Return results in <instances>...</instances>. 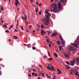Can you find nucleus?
Returning <instances> with one entry per match:
<instances>
[{
    "label": "nucleus",
    "mask_w": 79,
    "mask_h": 79,
    "mask_svg": "<svg viewBox=\"0 0 79 79\" xmlns=\"http://www.w3.org/2000/svg\"><path fill=\"white\" fill-rule=\"evenodd\" d=\"M79 36H78L77 38V40L75 41V43L76 44L72 43V45H73L74 46H70L69 47V51H71L72 50L74 51L77 49V48L76 47H77L79 48V47L78 46V45L79 44Z\"/></svg>",
    "instance_id": "f257e3e1"
},
{
    "label": "nucleus",
    "mask_w": 79,
    "mask_h": 79,
    "mask_svg": "<svg viewBox=\"0 0 79 79\" xmlns=\"http://www.w3.org/2000/svg\"><path fill=\"white\" fill-rule=\"evenodd\" d=\"M52 6L53 8H54V12H58L59 10L58 8L57 5L55 3H54L52 4Z\"/></svg>",
    "instance_id": "f03ea898"
},
{
    "label": "nucleus",
    "mask_w": 79,
    "mask_h": 79,
    "mask_svg": "<svg viewBox=\"0 0 79 79\" xmlns=\"http://www.w3.org/2000/svg\"><path fill=\"white\" fill-rule=\"evenodd\" d=\"M47 68L49 70H50L51 71H55V69L54 68V67L53 66H52L51 67V68L50 67V65L49 64H48V67L47 66Z\"/></svg>",
    "instance_id": "7ed1b4c3"
},
{
    "label": "nucleus",
    "mask_w": 79,
    "mask_h": 79,
    "mask_svg": "<svg viewBox=\"0 0 79 79\" xmlns=\"http://www.w3.org/2000/svg\"><path fill=\"white\" fill-rule=\"evenodd\" d=\"M45 16L47 18H45L43 19V22L44 21H49L50 20V19H49L50 18V17L48 16L47 15H45Z\"/></svg>",
    "instance_id": "20e7f679"
},
{
    "label": "nucleus",
    "mask_w": 79,
    "mask_h": 79,
    "mask_svg": "<svg viewBox=\"0 0 79 79\" xmlns=\"http://www.w3.org/2000/svg\"><path fill=\"white\" fill-rule=\"evenodd\" d=\"M59 37H60V40H61L62 44H64L65 43V41L63 40V39L62 38V36L61 35H59Z\"/></svg>",
    "instance_id": "39448f33"
},
{
    "label": "nucleus",
    "mask_w": 79,
    "mask_h": 79,
    "mask_svg": "<svg viewBox=\"0 0 79 79\" xmlns=\"http://www.w3.org/2000/svg\"><path fill=\"white\" fill-rule=\"evenodd\" d=\"M58 7L59 10H61V2H58Z\"/></svg>",
    "instance_id": "423d86ee"
},
{
    "label": "nucleus",
    "mask_w": 79,
    "mask_h": 79,
    "mask_svg": "<svg viewBox=\"0 0 79 79\" xmlns=\"http://www.w3.org/2000/svg\"><path fill=\"white\" fill-rule=\"evenodd\" d=\"M70 62L71 63V65L72 66H73L75 64V60L74 59H73V61H70Z\"/></svg>",
    "instance_id": "0eeeda50"
},
{
    "label": "nucleus",
    "mask_w": 79,
    "mask_h": 79,
    "mask_svg": "<svg viewBox=\"0 0 79 79\" xmlns=\"http://www.w3.org/2000/svg\"><path fill=\"white\" fill-rule=\"evenodd\" d=\"M57 35V33H56V32L53 33L51 35V37H53V36H56Z\"/></svg>",
    "instance_id": "6e6552de"
},
{
    "label": "nucleus",
    "mask_w": 79,
    "mask_h": 79,
    "mask_svg": "<svg viewBox=\"0 0 79 79\" xmlns=\"http://www.w3.org/2000/svg\"><path fill=\"white\" fill-rule=\"evenodd\" d=\"M15 2H15V4L16 6H18V4H20L18 0H15Z\"/></svg>",
    "instance_id": "1a4fd4ad"
},
{
    "label": "nucleus",
    "mask_w": 79,
    "mask_h": 79,
    "mask_svg": "<svg viewBox=\"0 0 79 79\" xmlns=\"http://www.w3.org/2000/svg\"><path fill=\"white\" fill-rule=\"evenodd\" d=\"M44 34H46V32H45V31H44V30H42L41 31V34H42V35H44Z\"/></svg>",
    "instance_id": "9d476101"
},
{
    "label": "nucleus",
    "mask_w": 79,
    "mask_h": 79,
    "mask_svg": "<svg viewBox=\"0 0 79 79\" xmlns=\"http://www.w3.org/2000/svg\"><path fill=\"white\" fill-rule=\"evenodd\" d=\"M49 21H45L44 22L45 24H46V25H49Z\"/></svg>",
    "instance_id": "9b49d317"
},
{
    "label": "nucleus",
    "mask_w": 79,
    "mask_h": 79,
    "mask_svg": "<svg viewBox=\"0 0 79 79\" xmlns=\"http://www.w3.org/2000/svg\"><path fill=\"white\" fill-rule=\"evenodd\" d=\"M57 71L58 72H59V73H58L57 74L58 75H59V74L60 73H62V72H61L60 70H59L58 69H57Z\"/></svg>",
    "instance_id": "f8f14e48"
},
{
    "label": "nucleus",
    "mask_w": 79,
    "mask_h": 79,
    "mask_svg": "<svg viewBox=\"0 0 79 79\" xmlns=\"http://www.w3.org/2000/svg\"><path fill=\"white\" fill-rule=\"evenodd\" d=\"M64 56H65V57L66 58H68L69 57V56L68 55V54H64Z\"/></svg>",
    "instance_id": "ddd939ff"
},
{
    "label": "nucleus",
    "mask_w": 79,
    "mask_h": 79,
    "mask_svg": "<svg viewBox=\"0 0 79 79\" xmlns=\"http://www.w3.org/2000/svg\"><path fill=\"white\" fill-rule=\"evenodd\" d=\"M13 37L16 40L18 39V37L15 35H13Z\"/></svg>",
    "instance_id": "4468645a"
},
{
    "label": "nucleus",
    "mask_w": 79,
    "mask_h": 79,
    "mask_svg": "<svg viewBox=\"0 0 79 79\" xmlns=\"http://www.w3.org/2000/svg\"><path fill=\"white\" fill-rule=\"evenodd\" d=\"M24 17H25V20H26L27 19V15H24Z\"/></svg>",
    "instance_id": "2eb2a0df"
},
{
    "label": "nucleus",
    "mask_w": 79,
    "mask_h": 79,
    "mask_svg": "<svg viewBox=\"0 0 79 79\" xmlns=\"http://www.w3.org/2000/svg\"><path fill=\"white\" fill-rule=\"evenodd\" d=\"M45 12L46 14H48V10H46L45 11Z\"/></svg>",
    "instance_id": "dca6fc26"
},
{
    "label": "nucleus",
    "mask_w": 79,
    "mask_h": 79,
    "mask_svg": "<svg viewBox=\"0 0 79 79\" xmlns=\"http://www.w3.org/2000/svg\"><path fill=\"white\" fill-rule=\"evenodd\" d=\"M27 47L28 48H30L31 47V46L30 44H28L27 45Z\"/></svg>",
    "instance_id": "f3484780"
},
{
    "label": "nucleus",
    "mask_w": 79,
    "mask_h": 79,
    "mask_svg": "<svg viewBox=\"0 0 79 79\" xmlns=\"http://www.w3.org/2000/svg\"><path fill=\"white\" fill-rule=\"evenodd\" d=\"M54 56H55V57H58V55L56 53H54Z\"/></svg>",
    "instance_id": "a211bd4d"
},
{
    "label": "nucleus",
    "mask_w": 79,
    "mask_h": 79,
    "mask_svg": "<svg viewBox=\"0 0 79 79\" xmlns=\"http://www.w3.org/2000/svg\"><path fill=\"white\" fill-rule=\"evenodd\" d=\"M61 48H62V47L61 45H60L59 46V49H60V51H61Z\"/></svg>",
    "instance_id": "6ab92c4d"
},
{
    "label": "nucleus",
    "mask_w": 79,
    "mask_h": 79,
    "mask_svg": "<svg viewBox=\"0 0 79 79\" xmlns=\"http://www.w3.org/2000/svg\"><path fill=\"white\" fill-rule=\"evenodd\" d=\"M60 41H57V44L58 45H59L60 44Z\"/></svg>",
    "instance_id": "aec40b11"
},
{
    "label": "nucleus",
    "mask_w": 79,
    "mask_h": 79,
    "mask_svg": "<svg viewBox=\"0 0 79 79\" xmlns=\"http://www.w3.org/2000/svg\"><path fill=\"white\" fill-rule=\"evenodd\" d=\"M76 61L77 62H79V57H77L76 58Z\"/></svg>",
    "instance_id": "412c9836"
},
{
    "label": "nucleus",
    "mask_w": 79,
    "mask_h": 79,
    "mask_svg": "<svg viewBox=\"0 0 79 79\" xmlns=\"http://www.w3.org/2000/svg\"><path fill=\"white\" fill-rule=\"evenodd\" d=\"M47 42H48V44L50 43V40L49 39H47L46 40Z\"/></svg>",
    "instance_id": "4be33fe9"
},
{
    "label": "nucleus",
    "mask_w": 79,
    "mask_h": 79,
    "mask_svg": "<svg viewBox=\"0 0 79 79\" xmlns=\"http://www.w3.org/2000/svg\"><path fill=\"white\" fill-rule=\"evenodd\" d=\"M14 26V25H11L10 26V27L9 28V30H10V29L12 28Z\"/></svg>",
    "instance_id": "5701e85b"
},
{
    "label": "nucleus",
    "mask_w": 79,
    "mask_h": 79,
    "mask_svg": "<svg viewBox=\"0 0 79 79\" xmlns=\"http://www.w3.org/2000/svg\"><path fill=\"white\" fill-rule=\"evenodd\" d=\"M46 14L48 15V16H49V17L51 16V15L50 13H48V14Z\"/></svg>",
    "instance_id": "b1692460"
},
{
    "label": "nucleus",
    "mask_w": 79,
    "mask_h": 79,
    "mask_svg": "<svg viewBox=\"0 0 79 79\" xmlns=\"http://www.w3.org/2000/svg\"><path fill=\"white\" fill-rule=\"evenodd\" d=\"M66 64L69 65H70V64L69 63V62L68 61H66Z\"/></svg>",
    "instance_id": "393cba45"
},
{
    "label": "nucleus",
    "mask_w": 79,
    "mask_h": 79,
    "mask_svg": "<svg viewBox=\"0 0 79 79\" xmlns=\"http://www.w3.org/2000/svg\"><path fill=\"white\" fill-rule=\"evenodd\" d=\"M52 60V58H49V59H48V61H51Z\"/></svg>",
    "instance_id": "a878e982"
},
{
    "label": "nucleus",
    "mask_w": 79,
    "mask_h": 79,
    "mask_svg": "<svg viewBox=\"0 0 79 79\" xmlns=\"http://www.w3.org/2000/svg\"><path fill=\"white\" fill-rule=\"evenodd\" d=\"M38 11V7H36V13H37Z\"/></svg>",
    "instance_id": "bb28decb"
},
{
    "label": "nucleus",
    "mask_w": 79,
    "mask_h": 79,
    "mask_svg": "<svg viewBox=\"0 0 79 79\" xmlns=\"http://www.w3.org/2000/svg\"><path fill=\"white\" fill-rule=\"evenodd\" d=\"M48 55H49V57H50V52H49V51H48Z\"/></svg>",
    "instance_id": "cd10ccee"
},
{
    "label": "nucleus",
    "mask_w": 79,
    "mask_h": 79,
    "mask_svg": "<svg viewBox=\"0 0 79 79\" xmlns=\"http://www.w3.org/2000/svg\"><path fill=\"white\" fill-rule=\"evenodd\" d=\"M41 27L42 28H44V25H41Z\"/></svg>",
    "instance_id": "c85d7f7f"
},
{
    "label": "nucleus",
    "mask_w": 79,
    "mask_h": 79,
    "mask_svg": "<svg viewBox=\"0 0 79 79\" xmlns=\"http://www.w3.org/2000/svg\"><path fill=\"white\" fill-rule=\"evenodd\" d=\"M37 27H39V28H40V25L38 24V25H37Z\"/></svg>",
    "instance_id": "c756f323"
},
{
    "label": "nucleus",
    "mask_w": 79,
    "mask_h": 79,
    "mask_svg": "<svg viewBox=\"0 0 79 79\" xmlns=\"http://www.w3.org/2000/svg\"><path fill=\"white\" fill-rule=\"evenodd\" d=\"M32 49H33V50H35L36 48L34 47H32Z\"/></svg>",
    "instance_id": "7c9ffc66"
},
{
    "label": "nucleus",
    "mask_w": 79,
    "mask_h": 79,
    "mask_svg": "<svg viewBox=\"0 0 79 79\" xmlns=\"http://www.w3.org/2000/svg\"><path fill=\"white\" fill-rule=\"evenodd\" d=\"M19 25V23H17V25H16V28L18 27V26Z\"/></svg>",
    "instance_id": "2f4dec72"
},
{
    "label": "nucleus",
    "mask_w": 79,
    "mask_h": 79,
    "mask_svg": "<svg viewBox=\"0 0 79 79\" xmlns=\"http://www.w3.org/2000/svg\"><path fill=\"white\" fill-rule=\"evenodd\" d=\"M21 29L23 31H24L23 27H21Z\"/></svg>",
    "instance_id": "473e14b6"
},
{
    "label": "nucleus",
    "mask_w": 79,
    "mask_h": 79,
    "mask_svg": "<svg viewBox=\"0 0 79 79\" xmlns=\"http://www.w3.org/2000/svg\"><path fill=\"white\" fill-rule=\"evenodd\" d=\"M47 56L45 55L44 56V58H47Z\"/></svg>",
    "instance_id": "72a5a7b5"
},
{
    "label": "nucleus",
    "mask_w": 79,
    "mask_h": 79,
    "mask_svg": "<svg viewBox=\"0 0 79 79\" xmlns=\"http://www.w3.org/2000/svg\"><path fill=\"white\" fill-rule=\"evenodd\" d=\"M21 18L23 19H25V18H24V17H23V16H22Z\"/></svg>",
    "instance_id": "f704fd0d"
},
{
    "label": "nucleus",
    "mask_w": 79,
    "mask_h": 79,
    "mask_svg": "<svg viewBox=\"0 0 79 79\" xmlns=\"http://www.w3.org/2000/svg\"><path fill=\"white\" fill-rule=\"evenodd\" d=\"M78 74V72H77L75 73V75L77 76V75Z\"/></svg>",
    "instance_id": "c9c22d12"
},
{
    "label": "nucleus",
    "mask_w": 79,
    "mask_h": 79,
    "mask_svg": "<svg viewBox=\"0 0 79 79\" xmlns=\"http://www.w3.org/2000/svg\"><path fill=\"white\" fill-rule=\"evenodd\" d=\"M31 27H32V25H30V26H29V28H31Z\"/></svg>",
    "instance_id": "e433bc0d"
},
{
    "label": "nucleus",
    "mask_w": 79,
    "mask_h": 79,
    "mask_svg": "<svg viewBox=\"0 0 79 79\" xmlns=\"http://www.w3.org/2000/svg\"><path fill=\"white\" fill-rule=\"evenodd\" d=\"M48 33H49V34L51 33L52 32H50L49 31H48Z\"/></svg>",
    "instance_id": "4c0bfd02"
},
{
    "label": "nucleus",
    "mask_w": 79,
    "mask_h": 79,
    "mask_svg": "<svg viewBox=\"0 0 79 79\" xmlns=\"http://www.w3.org/2000/svg\"><path fill=\"white\" fill-rule=\"evenodd\" d=\"M40 74H41V75H42V76H43V77L44 76V75L42 73H40Z\"/></svg>",
    "instance_id": "58836bf2"
},
{
    "label": "nucleus",
    "mask_w": 79,
    "mask_h": 79,
    "mask_svg": "<svg viewBox=\"0 0 79 79\" xmlns=\"http://www.w3.org/2000/svg\"><path fill=\"white\" fill-rule=\"evenodd\" d=\"M42 12L40 11L39 14L40 15H41Z\"/></svg>",
    "instance_id": "ea45409f"
},
{
    "label": "nucleus",
    "mask_w": 79,
    "mask_h": 79,
    "mask_svg": "<svg viewBox=\"0 0 79 79\" xmlns=\"http://www.w3.org/2000/svg\"><path fill=\"white\" fill-rule=\"evenodd\" d=\"M77 62V65L78 66L79 65V62Z\"/></svg>",
    "instance_id": "a19ab883"
},
{
    "label": "nucleus",
    "mask_w": 79,
    "mask_h": 79,
    "mask_svg": "<svg viewBox=\"0 0 79 79\" xmlns=\"http://www.w3.org/2000/svg\"><path fill=\"white\" fill-rule=\"evenodd\" d=\"M34 74H35V73H32V76H34Z\"/></svg>",
    "instance_id": "79ce46f5"
},
{
    "label": "nucleus",
    "mask_w": 79,
    "mask_h": 79,
    "mask_svg": "<svg viewBox=\"0 0 79 79\" xmlns=\"http://www.w3.org/2000/svg\"><path fill=\"white\" fill-rule=\"evenodd\" d=\"M60 1H61V2H63L64 0H60Z\"/></svg>",
    "instance_id": "37998d69"
},
{
    "label": "nucleus",
    "mask_w": 79,
    "mask_h": 79,
    "mask_svg": "<svg viewBox=\"0 0 79 79\" xmlns=\"http://www.w3.org/2000/svg\"><path fill=\"white\" fill-rule=\"evenodd\" d=\"M76 69H77V70H78L79 69V67H76Z\"/></svg>",
    "instance_id": "c03bdc74"
},
{
    "label": "nucleus",
    "mask_w": 79,
    "mask_h": 79,
    "mask_svg": "<svg viewBox=\"0 0 79 79\" xmlns=\"http://www.w3.org/2000/svg\"><path fill=\"white\" fill-rule=\"evenodd\" d=\"M6 32V33H8L9 32V31L8 30H6L5 31Z\"/></svg>",
    "instance_id": "a18cd8bd"
},
{
    "label": "nucleus",
    "mask_w": 79,
    "mask_h": 79,
    "mask_svg": "<svg viewBox=\"0 0 79 79\" xmlns=\"http://www.w3.org/2000/svg\"><path fill=\"white\" fill-rule=\"evenodd\" d=\"M49 47H51V44H49Z\"/></svg>",
    "instance_id": "49530a36"
},
{
    "label": "nucleus",
    "mask_w": 79,
    "mask_h": 79,
    "mask_svg": "<svg viewBox=\"0 0 79 79\" xmlns=\"http://www.w3.org/2000/svg\"><path fill=\"white\" fill-rule=\"evenodd\" d=\"M71 72L72 73H75L74 72V71L73 70H71Z\"/></svg>",
    "instance_id": "de8ad7c7"
},
{
    "label": "nucleus",
    "mask_w": 79,
    "mask_h": 79,
    "mask_svg": "<svg viewBox=\"0 0 79 79\" xmlns=\"http://www.w3.org/2000/svg\"><path fill=\"white\" fill-rule=\"evenodd\" d=\"M28 76H30V77H32V75H31V74H28Z\"/></svg>",
    "instance_id": "09e8293b"
},
{
    "label": "nucleus",
    "mask_w": 79,
    "mask_h": 79,
    "mask_svg": "<svg viewBox=\"0 0 79 79\" xmlns=\"http://www.w3.org/2000/svg\"><path fill=\"white\" fill-rule=\"evenodd\" d=\"M74 71L75 73L77 72V70L75 69H74Z\"/></svg>",
    "instance_id": "8fccbe9b"
},
{
    "label": "nucleus",
    "mask_w": 79,
    "mask_h": 79,
    "mask_svg": "<svg viewBox=\"0 0 79 79\" xmlns=\"http://www.w3.org/2000/svg\"><path fill=\"white\" fill-rule=\"evenodd\" d=\"M70 68L69 67H67V69H69Z\"/></svg>",
    "instance_id": "3c124183"
},
{
    "label": "nucleus",
    "mask_w": 79,
    "mask_h": 79,
    "mask_svg": "<svg viewBox=\"0 0 79 79\" xmlns=\"http://www.w3.org/2000/svg\"><path fill=\"white\" fill-rule=\"evenodd\" d=\"M33 0H30V2H33Z\"/></svg>",
    "instance_id": "603ef678"
},
{
    "label": "nucleus",
    "mask_w": 79,
    "mask_h": 79,
    "mask_svg": "<svg viewBox=\"0 0 79 79\" xmlns=\"http://www.w3.org/2000/svg\"><path fill=\"white\" fill-rule=\"evenodd\" d=\"M3 27H6V25H3V26H2Z\"/></svg>",
    "instance_id": "864d4df0"
},
{
    "label": "nucleus",
    "mask_w": 79,
    "mask_h": 79,
    "mask_svg": "<svg viewBox=\"0 0 79 79\" xmlns=\"http://www.w3.org/2000/svg\"><path fill=\"white\" fill-rule=\"evenodd\" d=\"M1 10H2V11H3V7H1Z\"/></svg>",
    "instance_id": "5fc2aeb1"
},
{
    "label": "nucleus",
    "mask_w": 79,
    "mask_h": 79,
    "mask_svg": "<svg viewBox=\"0 0 79 79\" xmlns=\"http://www.w3.org/2000/svg\"><path fill=\"white\" fill-rule=\"evenodd\" d=\"M41 5H42L41 3H40V4H38V5H39L40 6H41Z\"/></svg>",
    "instance_id": "6e6d98bb"
},
{
    "label": "nucleus",
    "mask_w": 79,
    "mask_h": 79,
    "mask_svg": "<svg viewBox=\"0 0 79 79\" xmlns=\"http://www.w3.org/2000/svg\"><path fill=\"white\" fill-rule=\"evenodd\" d=\"M51 11H53V12H54V9H51Z\"/></svg>",
    "instance_id": "4d7b16f0"
},
{
    "label": "nucleus",
    "mask_w": 79,
    "mask_h": 79,
    "mask_svg": "<svg viewBox=\"0 0 79 79\" xmlns=\"http://www.w3.org/2000/svg\"><path fill=\"white\" fill-rule=\"evenodd\" d=\"M1 23H3V22H4V21H1Z\"/></svg>",
    "instance_id": "13d9d810"
},
{
    "label": "nucleus",
    "mask_w": 79,
    "mask_h": 79,
    "mask_svg": "<svg viewBox=\"0 0 79 79\" xmlns=\"http://www.w3.org/2000/svg\"><path fill=\"white\" fill-rule=\"evenodd\" d=\"M48 77V78H51V76H49V77Z\"/></svg>",
    "instance_id": "bf43d9fd"
},
{
    "label": "nucleus",
    "mask_w": 79,
    "mask_h": 79,
    "mask_svg": "<svg viewBox=\"0 0 79 79\" xmlns=\"http://www.w3.org/2000/svg\"><path fill=\"white\" fill-rule=\"evenodd\" d=\"M35 76H38V74H35Z\"/></svg>",
    "instance_id": "052dcab7"
},
{
    "label": "nucleus",
    "mask_w": 79,
    "mask_h": 79,
    "mask_svg": "<svg viewBox=\"0 0 79 79\" xmlns=\"http://www.w3.org/2000/svg\"><path fill=\"white\" fill-rule=\"evenodd\" d=\"M39 66H40V67L42 68V66L41 65H39Z\"/></svg>",
    "instance_id": "680f3d73"
},
{
    "label": "nucleus",
    "mask_w": 79,
    "mask_h": 79,
    "mask_svg": "<svg viewBox=\"0 0 79 79\" xmlns=\"http://www.w3.org/2000/svg\"><path fill=\"white\" fill-rule=\"evenodd\" d=\"M34 66H35V64H34V65H31V67H33Z\"/></svg>",
    "instance_id": "e2e57ef3"
},
{
    "label": "nucleus",
    "mask_w": 79,
    "mask_h": 79,
    "mask_svg": "<svg viewBox=\"0 0 79 79\" xmlns=\"http://www.w3.org/2000/svg\"><path fill=\"white\" fill-rule=\"evenodd\" d=\"M46 76H47V77H49V76H48V74H46Z\"/></svg>",
    "instance_id": "0e129e2a"
},
{
    "label": "nucleus",
    "mask_w": 79,
    "mask_h": 79,
    "mask_svg": "<svg viewBox=\"0 0 79 79\" xmlns=\"http://www.w3.org/2000/svg\"><path fill=\"white\" fill-rule=\"evenodd\" d=\"M70 74L73 75V74L71 72H70Z\"/></svg>",
    "instance_id": "69168bd1"
},
{
    "label": "nucleus",
    "mask_w": 79,
    "mask_h": 79,
    "mask_svg": "<svg viewBox=\"0 0 79 79\" xmlns=\"http://www.w3.org/2000/svg\"><path fill=\"white\" fill-rule=\"evenodd\" d=\"M65 66L66 67H69V65H65Z\"/></svg>",
    "instance_id": "338daca9"
},
{
    "label": "nucleus",
    "mask_w": 79,
    "mask_h": 79,
    "mask_svg": "<svg viewBox=\"0 0 79 79\" xmlns=\"http://www.w3.org/2000/svg\"><path fill=\"white\" fill-rule=\"evenodd\" d=\"M37 79H41L39 77H37Z\"/></svg>",
    "instance_id": "774afa93"
}]
</instances>
